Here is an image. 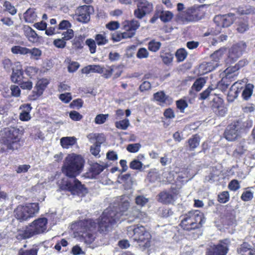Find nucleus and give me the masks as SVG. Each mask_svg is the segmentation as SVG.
<instances>
[{
  "label": "nucleus",
  "instance_id": "obj_1",
  "mask_svg": "<svg viewBox=\"0 0 255 255\" xmlns=\"http://www.w3.org/2000/svg\"><path fill=\"white\" fill-rule=\"evenodd\" d=\"M84 160L81 155L70 154L65 158L62 167V173L69 178H75L83 171Z\"/></svg>",
  "mask_w": 255,
  "mask_h": 255
},
{
  "label": "nucleus",
  "instance_id": "obj_2",
  "mask_svg": "<svg viewBox=\"0 0 255 255\" xmlns=\"http://www.w3.org/2000/svg\"><path fill=\"white\" fill-rule=\"evenodd\" d=\"M127 231L128 236L131 237L135 242V246L138 247L141 250H144L150 247L151 236L144 227H129Z\"/></svg>",
  "mask_w": 255,
  "mask_h": 255
},
{
  "label": "nucleus",
  "instance_id": "obj_3",
  "mask_svg": "<svg viewBox=\"0 0 255 255\" xmlns=\"http://www.w3.org/2000/svg\"><path fill=\"white\" fill-rule=\"evenodd\" d=\"M47 220L45 218L34 220L25 228L19 230L17 238L18 240L30 238L43 233L47 229Z\"/></svg>",
  "mask_w": 255,
  "mask_h": 255
},
{
  "label": "nucleus",
  "instance_id": "obj_4",
  "mask_svg": "<svg viewBox=\"0 0 255 255\" xmlns=\"http://www.w3.org/2000/svg\"><path fill=\"white\" fill-rule=\"evenodd\" d=\"M205 222L203 214L196 210L183 215L180 225L184 230L190 231L200 228Z\"/></svg>",
  "mask_w": 255,
  "mask_h": 255
},
{
  "label": "nucleus",
  "instance_id": "obj_5",
  "mask_svg": "<svg viewBox=\"0 0 255 255\" xmlns=\"http://www.w3.org/2000/svg\"><path fill=\"white\" fill-rule=\"evenodd\" d=\"M39 210V205L37 203L19 205L14 209L13 215L18 221L22 222L34 217Z\"/></svg>",
  "mask_w": 255,
  "mask_h": 255
},
{
  "label": "nucleus",
  "instance_id": "obj_6",
  "mask_svg": "<svg viewBox=\"0 0 255 255\" xmlns=\"http://www.w3.org/2000/svg\"><path fill=\"white\" fill-rule=\"evenodd\" d=\"M2 142L9 149H17L20 146L18 138L19 129L14 127L4 128L0 131Z\"/></svg>",
  "mask_w": 255,
  "mask_h": 255
},
{
  "label": "nucleus",
  "instance_id": "obj_7",
  "mask_svg": "<svg viewBox=\"0 0 255 255\" xmlns=\"http://www.w3.org/2000/svg\"><path fill=\"white\" fill-rule=\"evenodd\" d=\"M120 216L116 214L115 211L111 208L105 210L98 222L99 231L105 233L110 230L114 225L119 221Z\"/></svg>",
  "mask_w": 255,
  "mask_h": 255
},
{
  "label": "nucleus",
  "instance_id": "obj_8",
  "mask_svg": "<svg viewBox=\"0 0 255 255\" xmlns=\"http://www.w3.org/2000/svg\"><path fill=\"white\" fill-rule=\"evenodd\" d=\"M60 186L61 189L67 190L74 195L83 196L87 193L84 185L75 178L63 179Z\"/></svg>",
  "mask_w": 255,
  "mask_h": 255
},
{
  "label": "nucleus",
  "instance_id": "obj_9",
  "mask_svg": "<svg viewBox=\"0 0 255 255\" xmlns=\"http://www.w3.org/2000/svg\"><path fill=\"white\" fill-rule=\"evenodd\" d=\"M80 229L79 232L85 242L87 244H91L95 239L94 232L96 231L97 223L91 219L87 220L79 223Z\"/></svg>",
  "mask_w": 255,
  "mask_h": 255
},
{
  "label": "nucleus",
  "instance_id": "obj_10",
  "mask_svg": "<svg viewBox=\"0 0 255 255\" xmlns=\"http://www.w3.org/2000/svg\"><path fill=\"white\" fill-rule=\"evenodd\" d=\"M122 25L125 31L123 33H116L113 34L112 39L114 41H120L123 39L131 38L133 36L136 30L139 26V23L136 20L125 21L123 23Z\"/></svg>",
  "mask_w": 255,
  "mask_h": 255
},
{
  "label": "nucleus",
  "instance_id": "obj_11",
  "mask_svg": "<svg viewBox=\"0 0 255 255\" xmlns=\"http://www.w3.org/2000/svg\"><path fill=\"white\" fill-rule=\"evenodd\" d=\"M252 126V122L251 121H247L246 125H245V123H243L242 121H237L227 127L224 133L225 137L228 141H233L240 135L242 129L245 128H251Z\"/></svg>",
  "mask_w": 255,
  "mask_h": 255
},
{
  "label": "nucleus",
  "instance_id": "obj_12",
  "mask_svg": "<svg viewBox=\"0 0 255 255\" xmlns=\"http://www.w3.org/2000/svg\"><path fill=\"white\" fill-rule=\"evenodd\" d=\"M230 243L229 240L227 239L220 241L218 245L210 246L207 249L206 255H226Z\"/></svg>",
  "mask_w": 255,
  "mask_h": 255
},
{
  "label": "nucleus",
  "instance_id": "obj_13",
  "mask_svg": "<svg viewBox=\"0 0 255 255\" xmlns=\"http://www.w3.org/2000/svg\"><path fill=\"white\" fill-rule=\"evenodd\" d=\"M129 207V201L125 198L120 197L116 200L115 205L113 207L110 206L108 208H111L112 210L115 211L116 214L120 215L119 217L120 221L121 219L122 220H124L123 218H122V216L125 215L128 216V210Z\"/></svg>",
  "mask_w": 255,
  "mask_h": 255
},
{
  "label": "nucleus",
  "instance_id": "obj_14",
  "mask_svg": "<svg viewBox=\"0 0 255 255\" xmlns=\"http://www.w3.org/2000/svg\"><path fill=\"white\" fill-rule=\"evenodd\" d=\"M247 47V43L243 41L234 44L229 50V58L233 62L236 61L245 51Z\"/></svg>",
  "mask_w": 255,
  "mask_h": 255
},
{
  "label": "nucleus",
  "instance_id": "obj_15",
  "mask_svg": "<svg viewBox=\"0 0 255 255\" xmlns=\"http://www.w3.org/2000/svg\"><path fill=\"white\" fill-rule=\"evenodd\" d=\"M153 9V5L146 0H141L137 4V8L134 10V14L139 19L142 18Z\"/></svg>",
  "mask_w": 255,
  "mask_h": 255
},
{
  "label": "nucleus",
  "instance_id": "obj_16",
  "mask_svg": "<svg viewBox=\"0 0 255 255\" xmlns=\"http://www.w3.org/2000/svg\"><path fill=\"white\" fill-rule=\"evenodd\" d=\"M92 7L89 5L79 7L76 11V19L81 22L87 23L90 19V10Z\"/></svg>",
  "mask_w": 255,
  "mask_h": 255
},
{
  "label": "nucleus",
  "instance_id": "obj_17",
  "mask_svg": "<svg viewBox=\"0 0 255 255\" xmlns=\"http://www.w3.org/2000/svg\"><path fill=\"white\" fill-rule=\"evenodd\" d=\"M213 102L212 108L214 112L219 116H224L227 113V109L225 106L223 100L220 97H217L213 99Z\"/></svg>",
  "mask_w": 255,
  "mask_h": 255
},
{
  "label": "nucleus",
  "instance_id": "obj_18",
  "mask_svg": "<svg viewBox=\"0 0 255 255\" xmlns=\"http://www.w3.org/2000/svg\"><path fill=\"white\" fill-rule=\"evenodd\" d=\"M230 15H232L233 14H229L228 15H225L216 16L214 19V22L217 23V25L218 27H228L233 22V20L230 17Z\"/></svg>",
  "mask_w": 255,
  "mask_h": 255
},
{
  "label": "nucleus",
  "instance_id": "obj_19",
  "mask_svg": "<svg viewBox=\"0 0 255 255\" xmlns=\"http://www.w3.org/2000/svg\"><path fill=\"white\" fill-rule=\"evenodd\" d=\"M248 151L247 143L245 141H241L236 146L233 152V156L240 158Z\"/></svg>",
  "mask_w": 255,
  "mask_h": 255
},
{
  "label": "nucleus",
  "instance_id": "obj_20",
  "mask_svg": "<svg viewBox=\"0 0 255 255\" xmlns=\"http://www.w3.org/2000/svg\"><path fill=\"white\" fill-rule=\"evenodd\" d=\"M223 222L225 225L230 226L236 224V217L233 211H225L222 217Z\"/></svg>",
  "mask_w": 255,
  "mask_h": 255
},
{
  "label": "nucleus",
  "instance_id": "obj_21",
  "mask_svg": "<svg viewBox=\"0 0 255 255\" xmlns=\"http://www.w3.org/2000/svg\"><path fill=\"white\" fill-rule=\"evenodd\" d=\"M224 74L223 78L231 83L237 79L238 75V68L228 67L224 71Z\"/></svg>",
  "mask_w": 255,
  "mask_h": 255
},
{
  "label": "nucleus",
  "instance_id": "obj_22",
  "mask_svg": "<svg viewBox=\"0 0 255 255\" xmlns=\"http://www.w3.org/2000/svg\"><path fill=\"white\" fill-rule=\"evenodd\" d=\"M25 35L28 40L32 43H36L38 40V35L36 32L29 26L24 27Z\"/></svg>",
  "mask_w": 255,
  "mask_h": 255
},
{
  "label": "nucleus",
  "instance_id": "obj_23",
  "mask_svg": "<svg viewBox=\"0 0 255 255\" xmlns=\"http://www.w3.org/2000/svg\"><path fill=\"white\" fill-rule=\"evenodd\" d=\"M128 216V222H132L135 219H143L145 214L143 212H141L136 208H133Z\"/></svg>",
  "mask_w": 255,
  "mask_h": 255
},
{
  "label": "nucleus",
  "instance_id": "obj_24",
  "mask_svg": "<svg viewBox=\"0 0 255 255\" xmlns=\"http://www.w3.org/2000/svg\"><path fill=\"white\" fill-rule=\"evenodd\" d=\"M77 138L74 136L63 137L60 139V144L63 148L68 149L76 144Z\"/></svg>",
  "mask_w": 255,
  "mask_h": 255
},
{
  "label": "nucleus",
  "instance_id": "obj_25",
  "mask_svg": "<svg viewBox=\"0 0 255 255\" xmlns=\"http://www.w3.org/2000/svg\"><path fill=\"white\" fill-rule=\"evenodd\" d=\"M239 83V82H235L231 86L227 96L228 102H232L238 97L240 88L237 86V85Z\"/></svg>",
  "mask_w": 255,
  "mask_h": 255
},
{
  "label": "nucleus",
  "instance_id": "obj_26",
  "mask_svg": "<svg viewBox=\"0 0 255 255\" xmlns=\"http://www.w3.org/2000/svg\"><path fill=\"white\" fill-rule=\"evenodd\" d=\"M249 29L248 20L245 18H240L237 22V30L243 33Z\"/></svg>",
  "mask_w": 255,
  "mask_h": 255
},
{
  "label": "nucleus",
  "instance_id": "obj_27",
  "mask_svg": "<svg viewBox=\"0 0 255 255\" xmlns=\"http://www.w3.org/2000/svg\"><path fill=\"white\" fill-rule=\"evenodd\" d=\"M36 13L32 8L28 9L24 13V18L26 22H33L36 19Z\"/></svg>",
  "mask_w": 255,
  "mask_h": 255
},
{
  "label": "nucleus",
  "instance_id": "obj_28",
  "mask_svg": "<svg viewBox=\"0 0 255 255\" xmlns=\"http://www.w3.org/2000/svg\"><path fill=\"white\" fill-rule=\"evenodd\" d=\"M22 107L23 108V110L19 115V119L22 121H27L29 120L31 118L29 115V112L31 110V107L29 104L23 105Z\"/></svg>",
  "mask_w": 255,
  "mask_h": 255
},
{
  "label": "nucleus",
  "instance_id": "obj_29",
  "mask_svg": "<svg viewBox=\"0 0 255 255\" xmlns=\"http://www.w3.org/2000/svg\"><path fill=\"white\" fill-rule=\"evenodd\" d=\"M159 200L164 203H170L174 200V196L167 192H162L159 194Z\"/></svg>",
  "mask_w": 255,
  "mask_h": 255
},
{
  "label": "nucleus",
  "instance_id": "obj_30",
  "mask_svg": "<svg viewBox=\"0 0 255 255\" xmlns=\"http://www.w3.org/2000/svg\"><path fill=\"white\" fill-rule=\"evenodd\" d=\"M49 81L47 79H40L36 84L35 89L39 91L40 93H43Z\"/></svg>",
  "mask_w": 255,
  "mask_h": 255
},
{
  "label": "nucleus",
  "instance_id": "obj_31",
  "mask_svg": "<svg viewBox=\"0 0 255 255\" xmlns=\"http://www.w3.org/2000/svg\"><path fill=\"white\" fill-rule=\"evenodd\" d=\"M159 16L162 21L167 22L171 20L173 14L169 11L162 10L159 11Z\"/></svg>",
  "mask_w": 255,
  "mask_h": 255
},
{
  "label": "nucleus",
  "instance_id": "obj_32",
  "mask_svg": "<svg viewBox=\"0 0 255 255\" xmlns=\"http://www.w3.org/2000/svg\"><path fill=\"white\" fill-rule=\"evenodd\" d=\"M254 86L252 84H249L246 85L245 88L243 91L242 97L244 100H248L253 94Z\"/></svg>",
  "mask_w": 255,
  "mask_h": 255
},
{
  "label": "nucleus",
  "instance_id": "obj_33",
  "mask_svg": "<svg viewBox=\"0 0 255 255\" xmlns=\"http://www.w3.org/2000/svg\"><path fill=\"white\" fill-rule=\"evenodd\" d=\"M27 54L30 55L31 59L38 60L42 54V51L39 48L35 47L32 49L28 48Z\"/></svg>",
  "mask_w": 255,
  "mask_h": 255
},
{
  "label": "nucleus",
  "instance_id": "obj_34",
  "mask_svg": "<svg viewBox=\"0 0 255 255\" xmlns=\"http://www.w3.org/2000/svg\"><path fill=\"white\" fill-rule=\"evenodd\" d=\"M11 51L14 54L26 55L27 54L28 48L20 46H14L11 48Z\"/></svg>",
  "mask_w": 255,
  "mask_h": 255
},
{
  "label": "nucleus",
  "instance_id": "obj_35",
  "mask_svg": "<svg viewBox=\"0 0 255 255\" xmlns=\"http://www.w3.org/2000/svg\"><path fill=\"white\" fill-rule=\"evenodd\" d=\"M206 83L205 80L203 78L197 79L192 86V89L196 91H199L204 86Z\"/></svg>",
  "mask_w": 255,
  "mask_h": 255
},
{
  "label": "nucleus",
  "instance_id": "obj_36",
  "mask_svg": "<svg viewBox=\"0 0 255 255\" xmlns=\"http://www.w3.org/2000/svg\"><path fill=\"white\" fill-rule=\"evenodd\" d=\"M249 246L246 243L243 244L238 249V252L241 255H251L252 251Z\"/></svg>",
  "mask_w": 255,
  "mask_h": 255
},
{
  "label": "nucleus",
  "instance_id": "obj_37",
  "mask_svg": "<svg viewBox=\"0 0 255 255\" xmlns=\"http://www.w3.org/2000/svg\"><path fill=\"white\" fill-rule=\"evenodd\" d=\"M95 42L98 45H104L108 43V39L104 34H98L95 37Z\"/></svg>",
  "mask_w": 255,
  "mask_h": 255
},
{
  "label": "nucleus",
  "instance_id": "obj_38",
  "mask_svg": "<svg viewBox=\"0 0 255 255\" xmlns=\"http://www.w3.org/2000/svg\"><path fill=\"white\" fill-rule=\"evenodd\" d=\"M130 123L128 119H126L122 121L116 122L115 126L117 128L122 130H126L129 126Z\"/></svg>",
  "mask_w": 255,
  "mask_h": 255
},
{
  "label": "nucleus",
  "instance_id": "obj_39",
  "mask_svg": "<svg viewBox=\"0 0 255 255\" xmlns=\"http://www.w3.org/2000/svg\"><path fill=\"white\" fill-rule=\"evenodd\" d=\"M189 145L191 150H194L200 143V138L197 135H194L188 140Z\"/></svg>",
  "mask_w": 255,
  "mask_h": 255
},
{
  "label": "nucleus",
  "instance_id": "obj_40",
  "mask_svg": "<svg viewBox=\"0 0 255 255\" xmlns=\"http://www.w3.org/2000/svg\"><path fill=\"white\" fill-rule=\"evenodd\" d=\"M160 57L165 64L168 65L172 62L173 55L169 52L161 53L160 54Z\"/></svg>",
  "mask_w": 255,
  "mask_h": 255
},
{
  "label": "nucleus",
  "instance_id": "obj_41",
  "mask_svg": "<svg viewBox=\"0 0 255 255\" xmlns=\"http://www.w3.org/2000/svg\"><path fill=\"white\" fill-rule=\"evenodd\" d=\"M161 44L160 42L152 40L148 44V49L152 52H156L160 48Z\"/></svg>",
  "mask_w": 255,
  "mask_h": 255
},
{
  "label": "nucleus",
  "instance_id": "obj_42",
  "mask_svg": "<svg viewBox=\"0 0 255 255\" xmlns=\"http://www.w3.org/2000/svg\"><path fill=\"white\" fill-rule=\"evenodd\" d=\"M23 74V71H13L11 75V80L13 83H16L20 81Z\"/></svg>",
  "mask_w": 255,
  "mask_h": 255
},
{
  "label": "nucleus",
  "instance_id": "obj_43",
  "mask_svg": "<svg viewBox=\"0 0 255 255\" xmlns=\"http://www.w3.org/2000/svg\"><path fill=\"white\" fill-rule=\"evenodd\" d=\"M218 66V63H216L214 64L211 62L206 63L204 64H202L200 67V69L201 70L203 71H211L213 70L216 67Z\"/></svg>",
  "mask_w": 255,
  "mask_h": 255
},
{
  "label": "nucleus",
  "instance_id": "obj_44",
  "mask_svg": "<svg viewBox=\"0 0 255 255\" xmlns=\"http://www.w3.org/2000/svg\"><path fill=\"white\" fill-rule=\"evenodd\" d=\"M105 167V165L96 163L92 165V171L94 174L98 175L104 170Z\"/></svg>",
  "mask_w": 255,
  "mask_h": 255
},
{
  "label": "nucleus",
  "instance_id": "obj_45",
  "mask_svg": "<svg viewBox=\"0 0 255 255\" xmlns=\"http://www.w3.org/2000/svg\"><path fill=\"white\" fill-rule=\"evenodd\" d=\"M187 52L184 49H178L176 52V57L178 62L183 61L186 57Z\"/></svg>",
  "mask_w": 255,
  "mask_h": 255
},
{
  "label": "nucleus",
  "instance_id": "obj_46",
  "mask_svg": "<svg viewBox=\"0 0 255 255\" xmlns=\"http://www.w3.org/2000/svg\"><path fill=\"white\" fill-rule=\"evenodd\" d=\"M141 147V144L139 143L128 144L127 147V150L131 153H135L138 151Z\"/></svg>",
  "mask_w": 255,
  "mask_h": 255
},
{
  "label": "nucleus",
  "instance_id": "obj_47",
  "mask_svg": "<svg viewBox=\"0 0 255 255\" xmlns=\"http://www.w3.org/2000/svg\"><path fill=\"white\" fill-rule=\"evenodd\" d=\"M18 255H37V250L34 248L30 250L21 249L19 251Z\"/></svg>",
  "mask_w": 255,
  "mask_h": 255
},
{
  "label": "nucleus",
  "instance_id": "obj_48",
  "mask_svg": "<svg viewBox=\"0 0 255 255\" xmlns=\"http://www.w3.org/2000/svg\"><path fill=\"white\" fill-rule=\"evenodd\" d=\"M135 200L136 204L141 207L144 206L148 202V199L142 195L137 196Z\"/></svg>",
  "mask_w": 255,
  "mask_h": 255
},
{
  "label": "nucleus",
  "instance_id": "obj_49",
  "mask_svg": "<svg viewBox=\"0 0 255 255\" xmlns=\"http://www.w3.org/2000/svg\"><path fill=\"white\" fill-rule=\"evenodd\" d=\"M226 50V49L225 48H221L212 54L211 55V57L213 59H214L215 62H217V61L222 57Z\"/></svg>",
  "mask_w": 255,
  "mask_h": 255
},
{
  "label": "nucleus",
  "instance_id": "obj_50",
  "mask_svg": "<svg viewBox=\"0 0 255 255\" xmlns=\"http://www.w3.org/2000/svg\"><path fill=\"white\" fill-rule=\"evenodd\" d=\"M109 117L108 114H99L95 119L96 124L101 125L104 124Z\"/></svg>",
  "mask_w": 255,
  "mask_h": 255
},
{
  "label": "nucleus",
  "instance_id": "obj_51",
  "mask_svg": "<svg viewBox=\"0 0 255 255\" xmlns=\"http://www.w3.org/2000/svg\"><path fill=\"white\" fill-rule=\"evenodd\" d=\"M148 55L149 53L145 48H139L136 53V57L139 59L146 58Z\"/></svg>",
  "mask_w": 255,
  "mask_h": 255
},
{
  "label": "nucleus",
  "instance_id": "obj_52",
  "mask_svg": "<svg viewBox=\"0 0 255 255\" xmlns=\"http://www.w3.org/2000/svg\"><path fill=\"white\" fill-rule=\"evenodd\" d=\"M230 196L228 191H223L218 195V201L220 203H225L229 200Z\"/></svg>",
  "mask_w": 255,
  "mask_h": 255
},
{
  "label": "nucleus",
  "instance_id": "obj_53",
  "mask_svg": "<svg viewBox=\"0 0 255 255\" xmlns=\"http://www.w3.org/2000/svg\"><path fill=\"white\" fill-rule=\"evenodd\" d=\"M86 44L88 46L90 52L91 53H95L96 49V42L94 40L91 38L87 39L86 41Z\"/></svg>",
  "mask_w": 255,
  "mask_h": 255
},
{
  "label": "nucleus",
  "instance_id": "obj_54",
  "mask_svg": "<svg viewBox=\"0 0 255 255\" xmlns=\"http://www.w3.org/2000/svg\"><path fill=\"white\" fill-rule=\"evenodd\" d=\"M214 90V88H213L211 87H209L207 89L200 94V99L201 100H205L207 99L209 96L213 94L212 92Z\"/></svg>",
  "mask_w": 255,
  "mask_h": 255
},
{
  "label": "nucleus",
  "instance_id": "obj_55",
  "mask_svg": "<svg viewBox=\"0 0 255 255\" xmlns=\"http://www.w3.org/2000/svg\"><path fill=\"white\" fill-rule=\"evenodd\" d=\"M101 143L99 142H96V143L92 146H91L90 151L91 153L94 156H97L99 155L100 151V146Z\"/></svg>",
  "mask_w": 255,
  "mask_h": 255
},
{
  "label": "nucleus",
  "instance_id": "obj_56",
  "mask_svg": "<svg viewBox=\"0 0 255 255\" xmlns=\"http://www.w3.org/2000/svg\"><path fill=\"white\" fill-rule=\"evenodd\" d=\"M253 197L254 193L251 191L247 190L243 193L241 198L244 201H249L251 200Z\"/></svg>",
  "mask_w": 255,
  "mask_h": 255
},
{
  "label": "nucleus",
  "instance_id": "obj_57",
  "mask_svg": "<svg viewBox=\"0 0 255 255\" xmlns=\"http://www.w3.org/2000/svg\"><path fill=\"white\" fill-rule=\"evenodd\" d=\"M230 83L223 77L218 84V88L222 91H225L229 86Z\"/></svg>",
  "mask_w": 255,
  "mask_h": 255
},
{
  "label": "nucleus",
  "instance_id": "obj_58",
  "mask_svg": "<svg viewBox=\"0 0 255 255\" xmlns=\"http://www.w3.org/2000/svg\"><path fill=\"white\" fill-rule=\"evenodd\" d=\"M228 188L232 191H237L240 188V183L237 180H232L229 183Z\"/></svg>",
  "mask_w": 255,
  "mask_h": 255
},
{
  "label": "nucleus",
  "instance_id": "obj_59",
  "mask_svg": "<svg viewBox=\"0 0 255 255\" xmlns=\"http://www.w3.org/2000/svg\"><path fill=\"white\" fill-rule=\"evenodd\" d=\"M3 6L5 8V9L12 15H14L16 13V9L9 1H5L3 4Z\"/></svg>",
  "mask_w": 255,
  "mask_h": 255
},
{
  "label": "nucleus",
  "instance_id": "obj_60",
  "mask_svg": "<svg viewBox=\"0 0 255 255\" xmlns=\"http://www.w3.org/2000/svg\"><path fill=\"white\" fill-rule=\"evenodd\" d=\"M142 163L137 159H134L129 164V167L132 169L139 170L142 168Z\"/></svg>",
  "mask_w": 255,
  "mask_h": 255
},
{
  "label": "nucleus",
  "instance_id": "obj_61",
  "mask_svg": "<svg viewBox=\"0 0 255 255\" xmlns=\"http://www.w3.org/2000/svg\"><path fill=\"white\" fill-rule=\"evenodd\" d=\"M62 38L65 41L69 40L74 37V31L71 29H68L66 31L63 32L62 34Z\"/></svg>",
  "mask_w": 255,
  "mask_h": 255
},
{
  "label": "nucleus",
  "instance_id": "obj_62",
  "mask_svg": "<svg viewBox=\"0 0 255 255\" xmlns=\"http://www.w3.org/2000/svg\"><path fill=\"white\" fill-rule=\"evenodd\" d=\"M38 69L34 67H28L25 69V73L30 77H32L37 74Z\"/></svg>",
  "mask_w": 255,
  "mask_h": 255
},
{
  "label": "nucleus",
  "instance_id": "obj_63",
  "mask_svg": "<svg viewBox=\"0 0 255 255\" xmlns=\"http://www.w3.org/2000/svg\"><path fill=\"white\" fill-rule=\"evenodd\" d=\"M66 41L62 38L55 39L53 41L54 46L59 48H63L66 46Z\"/></svg>",
  "mask_w": 255,
  "mask_h": 255
},
{
  "label": "nucleus",
  "instance_id": "obj_64",
  "mask_svg": "<svg viewBox=\"0 0 255 255\" xmlns=\"http://www.w3.org/2000/svg\"><path fill=\"white\" fill-rule=\"evenodd\" d=\"M176 106L180 112L183 113L184 110L187 107L188 104L185 101L180 100L176 102Z\"/></svg>",
  "mask_w": 255,
  "mask_h": 255
}]
</instances>
